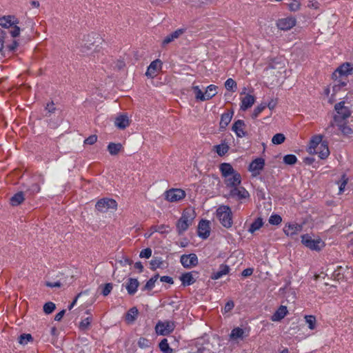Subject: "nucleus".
<instances>
[{
    "instance_id": "f257e3e1",
    "label": "nucleus",
    "mask_w": 353,
    "mask_h": 353,
    "mask_svg": "<svg viewBox=\"0 0 353 353\" xmlns=\"http://www.w3.org/2000/svg\"><path fill=\"white\" fill-rule=\"evenodd\" d=\"M195 217L194 210L187 208L184 210L182 215L176 223V229L179 234H182L188 230L190 225L192 224Z\"/></svg>"
},
{
    "instance_id": "f03ea898",
    "label": "nucleus",
    "mask_w": 353,
    "mask_h": 353,
    "mask_svg": "<svg viewBox=\"0 0 353 353\" xmlns=\"http://www.w3.org/2000/svg\"><path fill=\"white\" fill-rule=\"evenodd\" d=\"M216 216L225 228H229L232 225V211L228 205H221L216 210Z\"/></svg>"
},
{
    "instance_id": "7ed1b4c3",
    "label": "nucleus",
    "mask_w": 353,
    "mask_h": 353,
    "mask_svg": "<svg viewBox=\"0 0 353 353\" xmlns=\"http://www.w3.org/2000/svg\"><path fill=\"white\" fill-rule=\"evenodd\" d=\"M301 242L311 250L320 251L325 246V243L321 239H312L307 234L301 236Z\"/></svg>"
},
{
    "instance_id": "20e7f679",
    "label": "nucleus",
    "mask_w": 353,
    "mask_h": 353,
    "mask_svg": "<svg viewBox=\"0 0 353 353\" xmlns=\"http://www.w3.org/2000/svg\"><path fill=\"white\" fill-rule=\"evenodd\" d=\"M96 209L101 212H106L109 210H116L117 203L112 199L104 198L99 200L95 205Z\"/></svg>"
},
{
    "instance_id": "39448f33",
    "label": "nucleus",
    "mask_w": 353,
    "mask_h": 353,
    "mask_svg": "<svg viewBox=\"0 0 353 353\" xmlns=\"http://www.w3.org/2000/svg\"><path fill=\"white\" fill-rule=\"evenodd\" d=\"M175 328V324L172 321H159L156 326L155 330L157 334L159 335H168L172 332V331Z\"/></svg>"
},
{
    "instance_id": "423d86ee",
    "label": "nucleus",
    "mask_w": 353,
    "mask_h": 353,
    "mask_svg": "<svg viewBox=\"0 0 353 353\" xmlns=\"http://www.w3.org/2000/svg\"><path fill=\"white\" fill-rule=\"evenodd\" d=\"M345 102L341 101L334 105L337 115L334 116V121L345 120L351 116V112L348 107L345 106Z\"/></svg>"
},
{
    "instance_id": "0eeeda50",
    "label": "nucleus",
    "mask_w": 353,
    "mask_h": 353,
    "mask_svg": "<svg viewBox=\"0 0 353 353\" xmlns=\"http://www.w3.org/2000/svg\"><path fill=\"white\" fill-rule=\"evenodd\" d=\"M165 199L170 202H176L183 199L185 192L181 189H171L165 192Z\"/></svg>"
},
{
    "instance_id": "6e6552de",
    "label": "nucleus",
    "mask_w": 353,
    "mask_h": 353,
    "mask_svg": "<svg viewBox=\"0 0 353 353\" xmlns=\"http://www.w3.org/2000/svg\"><path fill=\"white\" fill-rule=\"evenodd\" d=\"M180 262L185 268H191L198 265V257L195 254H183L180 258Z\"/></svg>"
},
{
    "instance_id": "1a4fd4ad",
    "label": "nucleus",
    "mask_w": 353,
    "mask_h": 353,
    "mask_svg": "<svg viewBox=\"0 0 353 353\" xmlns=\"http://www.w3.org/2000/svg\"><path fill=\"white\" fill-rule=\"evenodd\" d=\"M229 196L232 198H236L238 200H243L249 199L250 194L245 188L239 185L230 190Z\"/></svg>"
},
{
    "instance_id": "9d476101",
    "label": "nucleus",
    "mask_w": 353,
    "mask_h": 353,
    "mask_svg": "<svg viewBox=\"0 0 353 353\" xmlns=\"http://www.w3.org/2000/svg\"><path fill=\"white\" fill-rule=\"evenodd\" d=\"M265 165V160L263 158H257L252 161L249 165V171L252 172V176H256L260 174L261 171Z\"/></svg>"
},
{
    "instance_id": "9b49d317",
    "label": "nucleus",
    "mask_w": 353,
    "mask_h": 353,
    "mask_svg": "<svg viewBox=\"0 0 353 353\" xmlns=\"http://www.w3.org/2000/svg\"><path fill=\"white\" fill-rule=\"evenodd\" d=\"M210 221L206 220L201 221L198 225V235L203 239H207L210 236Z\"/></svg>"
},
{
    "instance_id": "f8f14e48",
    "label": "nucleus",
    "mask_w": 353,
    "mask_h": 353,
    "mask_svg": "<svg viewBox=\"0 0 353 353\" xmlns=\"http://www.w3.org/2000/svg\"><path fill=\"white\" fill-rule=\"evenodd\" d=\"M276 24L279 29L283 30H288L295 26L296 19L293 17L281 19L277 21Z\"/></svg>"
},
{
    "instance_id": "ddd939ff",
    "label": "nucleus",
    "mask_w": 353,
    "mask_h": 353,
    "mask_svg": "<svg viewBox=\"0 0 353 353\" xmlns=\"http://www.w3.org/2000/svg\"><path fill=\"white\" fill-rule=\"evenodd\" d=\"M162 63L159 59H156L151 62L148 67L145 75L148 77L153 78L157 75V72L161 69Z\"/></svg>"
},
{
    "instance_id": "4468645a",
    "label": "nucleus",
    "mask_w": 353,
    "mask_h": 353,
    "mask_svg": "<svg viewBox=\"0 0 353 353\" xmlns=\"http://www.w3.org/2000/svg\"><path fill=\"white\" fill-rule=\"evenodd\" d=\"M224 183L227 188H233L236 186H239L241 183V176L239 173L234 174L224 178Z\"/></svg>"
},
{
    "instance_id": "2eb2a0df",
    "label": "nucleus",
    "mask_w": 353,
    "mask_h": 353,
    "mask_svg": "<svg viewBox=\"0 0 353 353\" xmlns=\"http://www.w3.org/2000/svg\"><path fill=\"white\" fill-rule=\"evenodd\" d=\"M302 229L303 227L300 224L290 223L283 228V232L287 236L293 237L294 235L299 233Z\"/></svg>"
},
{
    "instance_id": "dca6fc26",
    "label": "nucleus",
    "mask_w": 353,
    "mask_h": 353,
    "mask_svg": "<svg viewBox=\"0 0 353 353\" xmlns=\"http://www.w3.org/2000/svg\"><path fill=\"white\" fill-rule=\"evenodd\" d=\"M322 138L323 137L321 135H316L312 138L310 142V145L307 148V152L310 154H314L317 152V149L319 148L320 144L323 142Z\"/></svg>"
},
{
    "instance_id": "f3484780",
    "label": "nucleus",
    "mask_w": 353,
    "mask_h": 353,
    "mask_svg": "<svg viewBox=\"0 0 353 353\" xmlns=\"http://www.w3.org/2000/svg\"><path fill=\"white\" fill-rule=\"evenodd\" d=\"M219 170L223 178H228L231 175L239 173L230 163H221L219 165Z\"/></svg>"
},
{
    "instance_id": "a211bd4d",
    "label": "nucleus",
    "mask_w": 353,
    "mask_h": 353,
    "mask_svg": "<svg viewBox=\"0 0 353 353\" xmlns=\"http://www.w3.org/2000/svg\"><path fill=\"white\" fill-rule=\"evenodd\" d=\"M245 123L243 120H237L232 125V130L238 137H245L246 132L244 130Z\"/></svg>"
},
{
    "instance_id": "6ab92c4d",
    "label": "nucleus",
    "mask_w": 353,
    "mask_h": 353,
    "mask_svg": "<svg viewBox=\"0 0 353 353\" xmlns=\"http://www.w3.org/2000/svg\"><path fill=\"white\" fill-rule=\"evenodd\" d=\"M18 21L14 16L8 15L0 17V26L5 28H8L17 24Z\"/></svg>"
},
{
    "instance_id": "aec40b11",
    "label": "nucleus",
    "mask_w": 353,
    "mask_h": 353,
    "mask_svg": "<svg viewBox=\"0 0 353 353\" xmlns=\"http://www.w3.org/2000/svg\"><path fill=\"white\" fill-rule=\"evenodd\" d=\"M230 267L225 264L220 265L218 271L213 272L211 279L213 280H217L221 278L223 276L226 275L230 272Z\"/></svg>"
},
{
    "instance_id": "412c9836",
    "label": "nucleus",
    "mask_w": 353,
    "mask_h": 353,
    "mask_svg": "<svg viewBox=\"0 0 353 353\" xmlns=\"http://www.w3.org/2000/svg\"><path fill=\"white\" fill-rule=\"evenodd\" d=\"M185 30L183 28L178 29L171 33L170 34L165 37V38L163 39L162 42L163 46H165L172 41H174L176 39H178L180 36H181L184 32Z\"/></svg>"
},
{
    "instance_id": "4be33fe9",
    "label": "nucleus",
    "mask_w": 353,
    "mask_h": 353,
    "mask_svg": "<svg viewBox=\"0 0 353 353\" xmlns=\"http://www.w3.org/2000/svg\"><path fill=\"white\" fill-rule=\"evenodd\" d=\"M139 285V283L137 279L130 278L128 279L125 288L128 294L133 295L137 292Z\"/></svg>"
},
{
    "instance_id": "5701e85b",
    "label": "nucleus",
    "mask_w": 353,
    "mask_h": 353,
    "mask_svg": "<svg viewBox=\"0 0 353 353\" xmlns=\"http://www.w3.org/2000/svg\"><path fill=\"white\" fill-rule=\"evenodd\" d=\"M114 124L119 129H125L130 124L129 119L125 114L119 115L115 119Z\"/></svg>"
},
{
    "instance_id": "b1692460",
    "label": "nucleus",
    "mask_w": 353,
    "mask_h": 353,
    "mask_svg": "<svg viewBox=\"0 0 353 353\" xmlns=\"http://www.w3.org/2000/svg\"><path fill=\"white\" fill-rule=\"evenodd\" d=\"M255 98L254 96L251 94H246L243 98L241 99V109L243 110H245L254 103Z\"/></svg>"
},
{
    "instance_id": "393cba45",
    "label": "nucleus",
    "mask_w": 353,
    "mask_h": 353,
    "mask_svg": "<svg viewBox=\"0 0 353 353\" xmlns=\"http://www.w3.org/2000/svg\"><path fill=\"white\" fill-rule=\"evenodd\" d=\"M288 310L286 306L281 305L272 316L271 319L273 321H279L283 319L287 314Z\"/></svg>"
},
{
    "instance_id": "a878e982",
    "label": "nucleus",
    "mask_w": 353,
    "mask_h": 353,
    "mask_svg": "<svg viewBox=\"0 0 353 353\" xmlns=\"http://www.w3.org/2000/svg\"><path fill=\"white\" fill-rule=\"evenodd\" d=\"M315 154H318L321 159H326L330 154L327 143L325 141L322 142L317 149V152Z\"/></svg>"
},
{
    "instance_id": "bb28decb",
    "label": "nucleus",
    "mask_w": 353,
    "mask_h": 353,
    "mask_svg": "<svg viewBox=\"0 0 353 353\" xmlns=\"http://www.w3.org/2000/svg\"><path fill=\"white\" fill-rule=\"evenodd\" d=\"M233 116V112H228L225 113H223L221 117V121H220V129H225L228 125L230 123L232 118Z\"/></svg>"
},
{
    "instance_id": "cd10ccee",
    "label": "nucleus",
    "mask_w": 353,
    "mask_h": 353,
    "mask_svg": "<svg viewBox=\"0 0 353 353\" xmlns=\"http://www.w3.org/2000/svg\"><path fill=\"white\" fill-rule=\"evenodd\" d=\"M138 314H139V311L137 310V308L136 307H133L132 308H130L128 312H127V314H125V321H127V323H133L137 316H138Z\"/></svg>"
},
{
    "instance_id": "c85d7f7f",
    "label": "nucleus",
    "mask_w": 353,
    "mask_h": 353,
    "mask_svg": "<svg viewBox=\"0 0 353 353\" xmlns=\"http://www.w3.org/2000/svg\"><path fill=\"white\" fill-rule=\"evenodd\" d=\"M217 87L214 85H210L207 87L205 92H204V97L203 98V101H207L212 99L214 96H215L217 93L216 92Z\"/></svg>"
},
{
    "instance_id": "c756f323",
    "label": "nucleus",
    "mask_w": 353,
    "mask_h": 353,
    "mask_svg": "<svg viewBox=\"0 0 353 353\" xmlns=\"http://www.w3.org/2000/svg\"><path fill=\"white\" fill-rule=\"evenodd\" d=\"M180 280L182 282V285L184 286L190 285L195 282V279L190 272L183 274L180 276Z\"/></svg>"
},
{
    "instance_id": "7c9ffc66",
    "label": "nucleus",
    "mask_w": 353,
    "mask_h": 353,
    "mask_svg": "<svg viewBox=\"0 0 353 353\" xmlns=\"http://www.w3.org/2000/svg\"><path fill=\"white\" fill-rule=\"evenodd\" d=\"M25 199L24 193L23 192H19L12 196L10 199V203L13 206L20 205Z\"/></svg>"
},
{
    "instance_id": "2f4dec72",
    "label": "nucleus",
    "mask_w": 353,
    "mask_h": 353,
    "mask_svg": "<svg viewBox=\"0 0 353 353\" xmlns=\"http://www.w3.org/2000/svg\"><path fill=\"white\" fill-rule=\"evenodd\" d=\"M121 148V143H110L108 145V150L111 155H117Z\"/></svg>"
},
{
    "instance_id": "473e14b6",
    "label": "nucleus",
    "mask_w": 353,
    "mask_h": 353,
    "mask_svg": "<svg viewBox=\"0 0 353 353\" xmlns=\"http://www.w3.org/2000/svg\"><path fill=\"white\" fill-rule=\"evenodd\" d=\"M263 225V219L261 217L257 218L250 225L248 232L254 233L255 231L259 230Z\"/></svg>"
},
{
    "instance_id": "72a5a7b5",
    "label": "nucleus",
    "mask_w": 353,
    "mask_h": 353,
    "mask_svg": "<svg viewBox=\"0 0 353 353\" xmlns=\"http://www.w3.org/2000/svg\"><path fill=\"white\" fill-rule=\"evenodd\" d=\"M350 66L351 65L348 63L343 64L339 68H337L336 72H338L341 76L346 77L352 70Z\"/></svg>"
},
{
    "instance_id": "f704fd0d",
    "label": "nucleus",
    "mask_w": 353,
    "mask_h": 353,
    "mask_svg": "<svg viewBox=\"0 0 353 353\" xmlns=\"http://www.w3.org/2000/svg\"><path fill=\"white\" fill-rule=\"evenodd\" d=\"M153 232H159L161 234H168L170 231V228L168 225H154L151 228Z\"/></svg>"
},
{
    "instance_id": "c9c22d12",
    "label": "nucleus",
    "mask_w": 353,
    "mask_h": 353,
    "mask_svg": "<svg viewBox=\"0 0 353 353\" xmlns=\"http://www.w3.org/2000/svg\"><path fill=\"white\" fill-rule=\"evenodd\" d=\"M19 343L22 345H26L28 342L33 341V337L30 334H22L19 336Z\"/></svg>"
},
{
    "instance_id": "e433bc0d",
    "label": "nucleus",
    "mask_w": 353,
    "mask_h": 353,
    "mask_svg": "<svg viewBox=\"0 0 353 353\" xmlns=\"http://www.w3.org/2000/svg\"><path fill=\"white\" fill-rule=\"evenodd\" d=\"M159 348L163 353H172V349L170 347L166 339H163L159 343Z\"/></svg>"
},
{
    "instance_id": "4c0bfd02",
    "label": "nucleus",
    "mask_w": 353,
    "mask_h": 353,
    "mask_svg": "<svg viewBox=\"0 0 353 353\" xmlns=\"http://www.w3.org/2000/svg\"><path fill=\"white\" fill-rule=\"evenodd\" d=\"M159 279V275H154L150 279L143 287V290H150L154 287L155 282Z\"/></svg>"
},
{
    "instance_id": "58836bf2",
    "label": "nucleus",
    "mask_w": 353,
    "mask_h": 353,
    "mask_svg": "<svg viewBox=\"0 0 353 353\" xmlns=\"http://www.w3.org/2000/svg\"><path fill=\"white\" fill-rule=\"evenodd\" d=\"M163 261L161 258L155 257L150 261L151 269L156 270L163 267Z\"/></svg>"
},
{
    "instance_id": "ea45409f",
    "label": "nucleus",
    "mask_w": 353,
    "mask_h": 353,
    "mask_svg": "<svg viewBox=\"0 0 353 353\" xmlns=\"http://www.w3.org/2000/svg\"><path fill=\"white\" fill-rule=\"evenodd\" d=\"M243 333H244V331L243 329H241L240 327L234 328L231 332L230 338L232 339H237L239 338H242Z\"/></svg>"
},
{
    "instance_id": "a19ab883",
    "label": "nucleus",
    "mask_w": 353,
    "mask_h": 353,
    "mask_svg": "<svg viewBox=\"0 0 353 353\" xmlns=\"http://www.w3.org/2000/svg\"><path fill=\"white\" fill-rule=\"evenodd\" d=\"M215 150L216 152V153L219 155V156H223L224 154H225L228 150H229V147L226 145V144H220V145H217L215 146Z\"/></svg>"
},
{
    "instance_id": "79ce46f5",
    "label": "nucleus",
    "mask_w": 353,
    "mask_h": 353,
    "mask_svg": "<svg viewBox=\"0 0 353 353\" xmlns=\"http://www.w3.org/2000/svg\"><path fill=\"white\" fill-rule=\"evenodd\" d=\"M306 323L310 330H314L316 327V318L312 315H306L305 316Z\"/></svg>"
},
{
    "instance_id": "37998d69",
    "label": "nucleus",
    "mask_w": 353,
    "mask_h": 353,
    "mask_svg": "<svg viewBox=\"0 0 353 353\" xmlns=\"http://www.w3.org/2000/svg\"><path fill=\"white\" fill-rule=\"evenodd\" d=\"M297 158L294 154H287L283 157V162L287 165H294L296 163Z\"/></svg>"
},
{
    "instance_id": "c03bdc74",
    "label": "nucleus",
    "mask_w": 353,
    "mask_h": 353,
    "mask_svg": "<svg viewBox=\"0 0 353 353\" xmlns=\"http://www.w3.org/2000/svg\"><path fill=\"white\" fill-rule=\"evenodd\" d=\"M225 87L228 90H232L234 92L236 89V83L232 79L229 78L225 83Z\"/></svg>"
},
{
    "instance_id": "a18cd8bd",
    "label": "nucleus",
    "mask_w": 353,
    "mask_h": 353,
    "mask_svg": "<svg viewBox=\"0 0 353 353\" xmlns=\"http://www.w3.org/2000/svg\"><path fill=\"white\" fill-rule=\"evenodd\" d=\"M285 136L281 133L276 134L272 139V142L274 144L279 145L281 144L285 141Z\"/></svg>"
},
{
    "instance_id": "49530a36",
    "label": "nucleus",
    "mask_w": 353,
    "mask_h": 353,
    "mask_svg": "<svg viewBox=\"0 0 353 353\" xmlns=\"http://www.w3.org/2000/svg\"><path fill=\"white\" fill-rule=\"evenodd\" d=\"M282 221V218L279 214H272L269 218V223L272 225H278Z\"/></svg>"
},
{
    "instance_id": "de8ad7c7",
    "label": "nucleus",
    "mask_w": 353,
    "mask_h": 353,
    "mask_svg": "<svg viewBox=\"0 0 353 353\" xmlns=\"http://www.w3.org/2000/svg\"><path fill=\"white\" fill-rule=\"evenodd\" d=\"M56 308V305L52 302H48L43 305V311L46 314H51Z\"/></svg>"
},
{
    "instance_id": "09e8293b",
    "label": "nucleus",
    "mask_w": 353,
    "mask_h": 353,
    "mask_svg": "<svg viewBox=\"0 0 353 353\" xmlns=\"http://www.w3.org/2000/svg\"><path fill=\"white\" fill-rule=\"evenodd\" d=\"M266 108V103H261L259 105L256 106L254 111H253V113L252 114V117L253 119H255L256 118L261 112H262V111Z\"/></svg>"
},
{
    "instance_id": "8fccbe9b",
    "label": "nucleus",
    "mask_w": 353,
    "mask_h": 353,
    "mask_svg": "<svg viewBox=\"0 0 353 353\" xmlns=\"http://www.w3.org/2000/svg\"><path fill=\"white\" fill-rule=\"evenodd\" d=\"M192 90L194 91V93L195 94L196 99L203 101V98L204 97V93L199 88V87L198 85H193Z\"/></svg>"
},
{
    "instance_id": "3c124183",
    "label": "nucleus",
    "mask_w": 353,
    "mask_h": 353,
    "mask_svg": "<svg viewBox=\"0 0 353 353\" xmlns=\"http://www.w3.org/2000/svg\"><path fill=\"white\" fill-rule=\"evenodd\" d=\"M90 322H91V319L89 317H87V318L83 319L80 322L79 328L81 330H86L88 328V327L90 324Z\"/></svg>"
},
{
    "instance_id": "603ef678",
    "label": "nucleus",
    "mask_w": 353,
    "mask_h": 353,
    "mask_svg": "<svg viewBox=\"0 0 353 353\" xmlns=\"http://www.w3.org/2000/svg\"><path fill=\"white\" fill-rule=\"evenodd\" d=\"M112 284L110 283H106L103 287V290H102V294L104 296H108L112 291Z\"/></svg>"
},
{
    "instance_id": "864d4df0",
    "label": "nucleus",
    "mask_w": 353,
    "mask_h": 353,
    "mask_svg": "<svg viewBox=\"0 0 353 353\" xmlns=\"http://www.w3.org/2000/svg\"><path fill=\"white\" fill-rule=\"evenodd\" d=\"M151 256L152 250L149 248L142 250L139 254L141 258L149 259Z\"/></svg>"
},
{
    "instance_id": "5fc2aeb1",
    "label": "nucleus",
    "mask_w": 353,
    "mask_h": 353,
    "mask_svg": "<svg viewBox=\"0 0 353 353\" xmlns=\"http://www.w3.org/2000/svg\"><path fill=\"white\" fill-rule=\"evenodd\" d=\"M300 3L296 0H293L290 3H289L288 7L291 11L295 12L299 10L300 8Z\"/></svg>"
},
{
    "instance_id": "6e6d98bb",
    "label": "nucleus",
    "mask_w": 353,
    "mask_h": 353,
    "mask_svg": "<svg viewBox=\"0 0 353 353\" xmlns=\"http://www.w3.org/2000/svg\"><path fill=\"white\" fill-rule=\"evenodd\" d=\"M339 129L341 131V132L345 135H348L352 133V128L345 124L341 125L339 126Z\"/></svg>"
},
{
    "instance_id": "4d7b16f0",
    "label": "nucleus",
    "mask_w": 353,
    "mask_h": 353,
    "mask_svg": "<svg viewBox=\"0 0 353 353\" xmlns=\"http://www.w3.org/2000/svg\"><path fill=\"white\" fill-rule=\"evenodd\" d=\"M138 345L141 348H145L149 346L150 341L145 338H140L138 341Z\"/></svg>"
},
{
    "instance_id": "13d9d810",
    "label": "nucleus",
    "mask_w": 353,
    "mask_h": 353,
    "mask_svg": "<svg viewBox=\"0 0 353 353\" xmlns=\"http://www.w3.org/2000/svg\"><path fill=\"white\" fill-rule=\"evenodd\" d=\"M97 141V136L95 134L90 135L87 139H85L84 143L88 145H92L95 143Z\"/></svg>"
},
{
    "instance_id": "bf43d9fd",
    "label": "nucleus",
    "mask_w": 353,
    "mask_h": 353,
    "mask_svg": "<svg viewBox=\"0 0 353 353\" xmlns=\"http://www.w3.org/2000/svg\"><path fill=\"white\" fill-rule=\"evenodd\" d=\"M6 32L0 28V51L4 48Z\"/></svg>"
},
{
    "instance_id": "052dcab7",
    "label": "nucleus",
    "mask_w": 353,
    "mask_h": 353,
    "mask_svg": "<svg viewBox=\"0 0 353 353\" xmlns=\"http://www.w3.org/2000/svg\"><path fill=\"white\" fill-rule=\"evenodd\" d=\"M20 28L15 25L12 26V30H10V34L12 37H17L19 35Z\"/></svg>"
},
{
    "instance_id": "680f3d73",
    "label": "nucleus",
    "mask_w": 353,
    "mask_h": 353,
    "mask_svg": "<svg viewBox=\"0 0 353 353\" xmlns=\"http://www.w3.org/2000/svg\"><path fill=\"white\" fill-rule=\"evenodd\" d=\"M28 191L30 192V194L37 193L40 191V187L37 183H34L30 186Z\"/></svg>"
},
{
    "instance_id": "e2e57ef3",
    "label": "nucleus",
    "mask_w": 353,
    "mask_h": 353,
    "mask_svg": "<svg viewBox=\"0 0 353 353\" xmlns=\"http://www.w3.org/2000/svg\"><path fill=\"white\" fill-rule=\"evenodd\" d=\"M234 307V303L232 301H230L227 302L224 307L225 312H230V310H232L233 309Z\"/></svg>"
},
{
    "instance_id": "0e129e2a",
    "label": "nucleus",
    "mask_w": 353,
    "mask_h": 353,
    "mask_svg": "<svg viewBox=\"0 0 353 353\" xmlns=\"http://www.w3.org/2000/svg\"><path fill=\"white\" fill-rule=\"evenodd\" d=\"M253 273V269L252 268H246L241 272V275L244 277L249 276L252 275Z\"/></svg>"
},
{
    "instance_id": "69168bd1",
    "label": "nucleus",
    "mask_w": 353,
    "mask_h": 353,
    "mask_svg": "<svg viewBox=\"0 0 353 353\" xmlns=\"http://www.w3.org/2000/svg\"><path fill=\"white\" fill-rule=\"evenodd\" d=\"M160 280L162 282H165V283H170V284H172L174 282L172 278L170 276H163L160 278Z\"/></svg>"
},
{
    "instance_id": "338daca9",
    "label": "nucleus",
    "mask_w": 353,
    "mask_h": 353,
    "mask_svg": "<svg viewBox=\"0 0 353 353\" xmlns=\"http://www.w3.org/2000/svg\"><path fill=\"white\" fill-rule=\"evenodd\" d=\"M17 42L16 41H13L10 45H8L6 47L9 51L12 52L17 48Z\"/></svg>"
},
{
    "instance_id": "774afa93",
    "label": "nucleus",
    "mask_w": 353,
    "mask_h": 353,
    "mask_svg": "<svg viewBox=\"0 0 353 353\" xmlns=\"http://www.w3.org/2000/svg\"><path fill=\"white\" fill-rule=\"evenodd\" d=\"M65 310H63L59 313H57L54 316V320L57 321H59L62 319L63 315L65 314Z\"/></svg>"
}]
</instances>
